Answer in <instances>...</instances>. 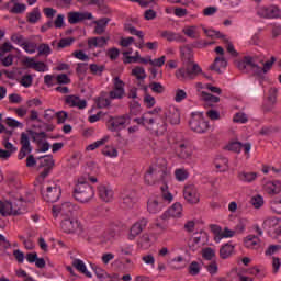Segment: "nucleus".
Returning a JSON list of instances; mask_svg holds the SVG:
<instances>
[{
  "instance_id": "obj_1",
  "label": "nucleus",
  "mask_w": 281,
  "mask_h": 281,
  "mask_svg": "<svg viewBox=\"0 0 281 281\" xmlns=\"http://www.w3.org/2000/svg\"><path fill=\"white\" fill-rule=\"evenodd\" d=\"M276 63V57H271L270 60L266 61L262 67H260L256 63V58L251 56L244 57L243 60L238 61L237 69L243 71V74H251L255 78H259V80H265V75L271 71Z\"/></svg>"
},
{
  "instance_id": "obj_2",
  "label": "nucleus",
  "mask_w": 281,
  "mask_h": 281,
  "mask_svg": "<svg viewBox=\"0 0 281 281\" xmlns=\"http://www.w3.org/2000/svg\"><path fill=\"white\" fill-rule=\"evenodd\" d=\"M161 111L160 106L155 108L151 111L144 113L142 116L134 119V122L138 124V126H144L147 131H150L153 135H164L167 131L166 122L160 121L158 119H153L151 115H158Z\"/></svg>"
},
{
  "instance_id": "obj_3",
  "label": "nucleus",
  "mask_w": 281,
  "mask_h": 281,
  "mask_svg": "<svg viewBox=\"0 0 281 281\" xmlns=\"http://www.w3.org/2000/svg\"><path fill=\"white\" fill-rule=\"evenodd\" d=\"M166 172H171L168 161L165 158L157 159L145 173V183L147 186H155V183L159 186V180Z\"/></svg>"
},
{
  "instance_id": "obj_4",
  "label": "nucleus",
  "mask_w": 281,
  "mask_h": 281,
  "mask_svg": "<svg viewBox=\"0 0 281 281\" xmlns=\"http://www.w3.org/2000/svg\"><path fill=\"white\" fill-rule=\"evenodd\" d=\"M27 200H23L21 195L15 194L10 201H0V214L2 216H16L23 214V203Z\"/></svg>"
},
{
  "instance_id": "obj_5",
  "label": "nucleus",
  "mask_w": 281,
  "mask_h": 281,
  "mask_svg": "<svg viewBox=\"0 0 281 281\" xmlns=\"http://www.w3.org/2000/svg\"><path fill=\"white\" fill-rule=\"evenodd\" d=\"M95 196V190L89 183L78 180L74 188V198L79 203H89Z\"/></svg>"
},
{
  "instance_id": "obj_6",
  "label": "nucleus",
  "mask_w": 281,
  "mask_h": 281,
  "mask_svg": "<svg viewBox=\"0 0 281 281\" xmlns=\"http://www.w3.org/2000/svg\"><path fill=\"white\" fill-rule=\"evenodd\" d=\"M195 89L198 92L199 98L203 100L204 102H207L209 104H216L221 102V99L216 95H213L211 93H216L217 95H221L222 90L218 87L212 86L210 83H195ZM211 91V93H207L205 90Z\"/></svg>"
},
{
  "instance_id": "obj_7",
  "label": "nucleus",
  "mask_w": 281,
  "mask_h": 281,
  "mask_svg": "<svg viewBox=\"0 0 281 281\" xmlns=\"http://www.w3.org/2000/svg\"><path fill=\"white\" fill-rule=\"evenodd\" d=\"M202 71L203 70L199 64L189 60L182 68L177 70L176 78H178V80H194L198 74H201Z\"/></svg>"
},
{
  "instance_id": "obj_8",
  "label": "nucleus",
  "mask_w": 281,
  "mask_h": 281,
  "mask_svg": "<svg viewBox=\"0 0 281 281\" xmlns=\"http://www.w3.org/2000/svg\"><path fill=\"white\" fill-rule=\"evenodd\" d=\"M172 181V173L167 171L164 173L161 179L159 180V188H160V201L161 203L167 206L175 201V195L171 194L170 190H168V184Z\"/></svg>"
},
{
  "instance_id": "obj_9",
  "label": "nucleus",
  "mask_w": 281,
  "mask_h": 281,
  "mask_svg": "<svg viewBox=\"0 0 281 281\" xmlns=\"http://www.w3.org/2000/svg\"><path fill=\"white\" fill-rule=\"evenodd\" d=\"M189 126L194 133L203 134L210 131V122L205 120L203 112H193Z\"/></svg>"
},
{
  "instance_id": "obj_10",
  "label": "nucleus",
  "mask_w": 281,
  "mask_h": 281,
  "mask_svg": "<svg viewBox=\"0 0 281 281\" xmlns=\"http://www.w3.org/2000/svg\"><path fill=\"white\" fill-rule=\"evenodd\" d=\"M131 124V116L128 114L122 116L110 117L106 126L112 132L115 133L117 131H124L126 126Z\"/></svg>"
},
{
  "instance_id": "obj_11",
  "label": "nucleus",
  "mask_w": 281,
  "mask_h": 281,
  "mask_svg": "<svg viewBox=\"0 0 281 281\" xmlns=\"http://www.w3.org/2000/svg\"><path fill=\"white\" fill-rule=\"evenodd\" d=\"M63 190L56 182H48L43 191V196L48 203H56L60 199Z\"/></svg>"
},
{
  "instance_id": "obj_12",
  "label": "nucleus",
  "mask_w": 281,
  "mask_h": 281,
  "mask_svg": "<svg viewBox=\"0 0 281 281\" xmlns=\"http://www.w3.org/2000/svg\"><path fill=\"white\" fill-rule=\"evenodd\" d=\"M113 88L109 92L110 100H122L126 95V85L120 77H114L112 79Z\"/></svg>"
},
{
  "instance_id": "obj_13",
  "label": "nucleus",
  "mask_w": 281,
  "mask_h": 281,
  "mask_svg": "<svg viewBox=\"0 0 281 281\" xmlns=\"http://www.w3.org/2000/svg\"><path fill=\"white\" fill-rule=\"evenodd\" d=\"M211 232L213 234V240L214 243H221L222 240H225L227 238H234L236 236V232L234 229H231L229 227L222 228L218 225H213L211 227Z\"/></svg>"
},
{
  "instance_id": "obj_14",
  "label": "nucleus",
  "mask_w": 281,
  "mask_h": 281,
  "mask_svg": "<svg viewBox=\"0 0 281 281\" xmlns=\"http://www.w3.org/2000/svg\"><path fill=\"white\" fill-rule=\"evenodd\" d=\"M257 14L261 19H280L281 10L276 4L260 5L257 9Z\"/></svg>"
},
{
  "instance_id": "obj_15",
  "label": "nucleus",
  "mask_w": 281,
  "mask_h": 281,
  "mask_svg": "<svg viewBox=\"0 0 281 281\" xmlns=\"http://www.w3.org/2000/svg\"><path fill=\"white\" fill-rule=\"evenodd\" d=\"M61 229L66 234L82 233V224L76 217H68L61 221Z\"/></svg>"
},
{
  "instance_id": "obj_16",
  "label": "nucleus",
  "mask_w": 281,
  "mask_h": 281,
  "mask_svg": "<svg viewBox=\"0 0 281 281\" xmlns=\"http://www.w3.org/2000/svg\"><path fill=\"white\" fill-rule=\"evenodd\" d=\"M74 212H78V205L71 202H64L61 205L53 206V215L56 216H71Z\"/></svg>"
},
{
  "instance_id": "obj_17",
  "label": "nucleus",
  "mask_w": 281,
  "mask_h": 281,
  "mask_svg": "<svg viewBox=\"0 0 281 281\" xmlns=\"http://www.w3.org/2000/svg\"><path fill=\"white\" fill-rule=\"evenodd\" d=\"M183 205L179 202L173 203L167 211L160 215L161 221H168L169 218H182Z\"/></svg>"
},
{
  "instance_id": "obj_18",
  "label": "nucleus",
  "mask_w": 281,
  "mask_h": 281,
  "mask_svg": "<svg viewBox=\"0 0 281 281\" xmlns=\"http://www.w3.org/2000/svg\"><path fill=\"white\" fill-rule=\"evenodd\" d=\"M184 201L190 205H198L201 202V193H199V189L193 184H189L183 190Z\"/></svg>"
},
{
  "instance_id": "obj_19",
  "label": "nucleus",
  "mask_w": 281,
  "mask_h": 281,
  "mask_svg": "<svg viewBox=\"0 0 281 281\" xmlns=\"http://www.w3.org/2000/svg\"><path fill=\"white\" fill-rule=\"evenodd\" d=\"M146 225H148V220L140 218L135 222L130 228V233L127 234V240H135L144 229H146Z\"/></svg>"
},
{
  "instance_id": "obj_20",
  "label": "nucleus",
  "mask_w": 281,
  "mask_h": 281,
  "mask_svg": "<svg viewBox=\"0 0 281 281\" xmlns=\"http://www.w3.org/2000/svg\"><path fill=\"white\" fill-rule=\"evenodd\" d=\"M205 243H207V233L200 232L190 239L189 248L191 251H198V249H201Z\"/></svg>"
},
{
  "instance_id": "obj_21",
  "label": "nucleus",
  "mask_w": 281,
  "mask_h": 281,
  "mask_svg": "<svg viewBox=\"0 0 281 281\" xmlns=\"http://www.w3.org/2000/svg\"><path fill=\"white\" fill-rule=\"evenodd\" d=\"M98 195L104 203H111L115 196L111 184H100L98 187Z\"/></svg>"
},
{
  "instance_id": "obj_22",
  "label": "nucleus",
  "mask_w": 281,
  "mask_h": 281,
  "mask_svg": "<svg viewBox=\"0 0 281 281\" xmlns=\"http://www.w3.org/2000/svg\"><path fill=\"white\" fill-rule=\"evenodd\" d=\"M263 191L270 196H276L281 194V181L280 180H269L263 184Z\"/></svg>"
},
{
  "instance_id": "obj_23",
  "label": "nucleus",
  "mask_w": 281,
  "mask_h": 281,
  "mask_svg": "<svg viewBox=\"0 0 281 281\" xmlns=\"http://www.w3.org/2000/svg\"><path fill=\"white\" fill-rule=\"evenodd\" d=\"M22 148L18 155L19 159H25L32 153V145L30 144V136L26 133L21 134Z\"/></svg>"
},
{
  "instance_id": "obj_24",
  "label": "nucleus",
  "mask_w": 281,
  "mask_h": 281,
  "mask_svg": "<svg viewBox=\"0 0 281 281\" xmlns=\"http://www.w3.org/2000/svg\"><path fill=\"white\" fill-rule=\"evenodd\" d=\"M166 207V204L161 203L159 198H150L147 201V212L149 214H159Z\"/></svg>"
},
{
  "instance_id": "obj_25",
  "label": "nucleus",
  "mask_w": 281,
  "mask_h": 281,
  "mask_svg": "<svg viewBox=\"0 0 281 281\" xmlns=\"http://www.w3.org/2000/svg\"><path fill=\"white\" fill-rule=\"evenodd\" d=\"M110 37H90L88 38V47L89 49H102V47H106L109 45Z\"/></svg>"
},
{
  "instance_id": "obj_26",
  "label": "nucleus",
  "mask_w": 281,
  "mask_h": 281,
  "mask_svg": "<svg viewBox=\"0 0 281 281\" xmlns=\"http://www.w3.org/2000/svg\"><path fill=\"white\" fill-rule=\"evenodd\" d=\"M280 225V220L277 217H268L263 221L262 227L263 229H267L269 234H273V232L278 235V227Z\"/></svg>"
},
{
  "instance_id": "obj_27",
  "label": "nucleus",
  "mask_w": 281,
  "mask_h": 281,
  "mask_svg": "<svg viewBox=\"0 0 281 281\" xmlns=\"http://www.w3.org/2000/svg\"><path fill=\"white\" fill-rule=\"evenodd\" d=\"M246 249H260L262 241L256 235H248L244 238Z\"/></svg>"
},
{
  "instance_id": "obj_28",
  "label": "nucleus",
  "mask_w": 281,
  "mask_h": 281,
  "mask_svg": "<svg viewBox=\"0 0 281 281\" xmlns=\"http://www.w3.org/2000/svg\"><path fill=\"white\" fill-rule=\"evenodd\" d=\"M235 249L236 246L232 244V241L222 245L220 248V258H222V260H227V258H232V256H234Z\"/></svg>"
},
{
  "instance_id": "obj_29",
  "label": "nucleus",
  "mask_w": 281,
  "mask_h": 281,
  "mask_svg": "<svg viewBox=\"0 0 281 281\" xmlns=\"http://www.w3.org/2000/svg\"><path fill=\"white\" fill-rule=\"evenodd\" d=\"M182 34H184L187 38H191L193 41H196V38H201V31H199V27L196 25L183 26Z\"/></svg>"
},
{
  "instance_id": "obj_30",
  "label": "nucleus",
  "mask_w": 281,
  "mask_h": 281,
  "mask_svg": "<svg viewBox=\"0 0 281 281\" xmlns=\"http://www.w3.org/2000/svg\"><path fill=\"white\" fill-rule=\"evenodd\" d=\"M65 102L68 104V106H75L76 109H87V101L80 99L77 95L66 97Z\"/></svg>"
},
{
  "instance_id": "obj_31",
  "label": "nucleus",
  "mask_w": 281,
  "mask_h": 281,
  "mask_svg": "<svg viewBox=\"0 0 281 281\" xmlns=\"http://www.w3.org/2000/svg\"><path fill=\"white\" fill-rule=\"evenodd\" d=\"M177 151L180 159H190V157H192V154L194 153V147L181 143L178 145Z\"/></svg>"
},
{
  "instance_id": "obj_32",
  "label": "nucleus",
  "mask_w": 281,
  "mask_h": 281,
  "mask_svg": "<svg viewBox=\"0 0 281 281\" xmlns=\"http://www.w3.org/2000/svg\"><path fill=\"white\" fill-rule=\"evenodd\" d=\"M237 179L241 183H254L258 179V173L254 171H239L237 173Z\"/></svg>"
},
{
  "instance_id": "obj_33",
  "label": "nucleus",
  "mask_w": 281,
  "mask_h": 281,
  "mask_svg": "<svg viewBox=\"0 0 281 281\" xmlns=\"http://www.w3.org/2000/svg\"><path fill=\"white\" fill-rule=\"evenodd\" d=\"M40 168H44V173H42V177H47L49 170L54 168V157L52 156H45L40 159Z\"/></svg>"
},
{
  "instance_id": "obj_34",
  "label": "nucleus",
  "mask_w": 281,
  "mask_h": 281,
  "mask_svg": "<svg viewBox=\"0 0 281 281\" xmlns=\"http://www.w3.org/2000/svg\"><path fill=\"white\" fill-rule=\"evenodd\" d=\"M85 19H93L91 13H80V12H70L68 14V22L72 25L76 23H80V21H85Z\"/></svg>"
},
{
  "instance_id": "obj_35",
  "label": "nucleus",
  "mask_w": 281,
  "mask_h": 281,
  "mask_svg": "<svg viewBox=\"0 0 281 281\" xmlns=\"http://www.w3.org/2000/svg\"><path fill=\"white\" fill-rule=\"evenodd\" d=\"M131 76L138 82H144L147 78L146 68L143 66H134L131 70Z\"/></svg>"
},
{
  "instance_id": "obj_36",
  "label": "nucleus",
  "mask_w": 281,
  "mask_h": 281,
  "mask_svg": "<svg viewBox=\"0 0 281 281\" xmlns=\"http://www.w3.org/2000/svg\"><path fill=\"white\" fill-rule=\"evenodd\" d=\"M101 155H103V157H108V159H116V157L120 155V151H117L115 145H105L101 149Z\"/></svg>"
},
{
  "instance_id": "obj_37",
  "label": "nucleus",
  "mask_w": 281,
  "mask_h": 281,
  "mask_svg": "<svg viewBox=\"0 0 281 281\" xmlns=\"http://www.w3.org/2000/svg\"><path fill=\"white\" fill-rule=\"evenodd\" d=\"M109 139H111V136L105 135V136L101 137L100 139L89 144L88 146H86V153H91L93 150H98V148H100V146H104V144H109Z\"/></svg>"
},
{
  "instance_id": "obj_38",
  "label": "nucleus",
  "mask_w": 281,
  "mask_h": 281,
  "mask_svg": "<svg viewBox=\"0 0 281 281\" xmlns=\"http://www.w3.org/2000/svg\"><path fill=\"white\" fill-rule=\"evenodd\" d=\"M226 68H227V59H225V57H216L214 63L210 67L212 71H216L217 74H221Z\"/></svg>"
},
{
  "instance_id": "obj_39",
  "label": "nucleus",
  "mask_w": 281,
  "mask_h": 281,
  "mask_svg": "<svg viewBox=\"0 0 281 281\" xmlns=\"http://www.w3.org/2000/svg\"><path fill=\"white\" fill-rule=\"evenodd\" d=\"M169 122L173 125L179 124L181 122V115L179 114V109L176 106H170L169 112L166 114Z\"/></svg>"
},
{
  "instance_id": "obj_40",
  "label": "nucleus",
  "mask_w": 281,
  "mask_h": 281,
  "mask_svg": "<svg viewBox=\"0 0 281 281\" xmlns=\"http://www.w3.org/2000/svg\"><path fill=\"white\" fill-rule=\"evenodd\" d=\"M110 21L111 20L109 18H103L101 20L94 21V34H104Z\"/></svg>"
},
{
  "instance_id": "obj_41",
  "label": "nucleus",
  "mask_w": 281,
  "mask_h": 281,
  "mask_svg": "<svg viewBox=\"0 0 281 281\" xmlns=\"http://www.w3.org/2000/svg\"><path fill=\"white\" fill-rule=\"evenodd\" d=\"M278 89L271 88L269 90L268 100L265 105V111H271V108L277 102Z\"/></svg>"
},
{
  "instance_id": "obj_42",
  "label": "nucleus",
  "mask_w": 281,
  "mask_h": 281,
  "mask_svg": "<svg viewBox=\"0 0 281 281\" xmlns=\"http://www.w3.org/2000/svg\"><path fill=\"white\" fill-rule=\"evenodd\" d=\"M153 243V237L148 233L143 234L138 240V245L142 249H150Z\"/></svg>"
},
{
  "instance_id": "obj_43",
  "label": "nucleus",
  "mask_w": 281,
  "mask_h": 281,
  "mask_svg": "<svg viewBox=\"0 0 281 281\" xmlns=\"http://www.w3.org/2000/svg\"><path fill=\"white\" fill-rule=\"evenodd\" d=\"M72 267H75V269H77V271H80L81 273L87 276V278H91V272H89V270H87V265H85V261H82L80 259H75L72 261Z\"/></svg>"
},
{
  "instance_id": "obj_44",
  "label": "nucleus",
  "mask_w": 281,
  "mask_h": 281,
  "mask_svg": "<svg viewBox=\"0 0 281 281\" xmlns=\"http://www.w3.org/2000/svg\"><path fill=\"white\" fill-rule=\"evenodd\" d=\"M202 30H203L204 34L206 36H209L210 38H224V41H227L225 35H223V33H221L220 31H216L214 29H207L205 26H203Z\"/></svg>"
},
{
  "instance_id": "obj_45",
  "label": "nucleus",
  "mask_w": 281,
  "mask_h": 281,
  "mask_svg": "<svg viewBox=\"0 0 281 281\" xmlns=\"http://www.w3.org/2000/svg\"><path fill=\"white\" fill-rule=\"evenodd\" d=\"M29 133L33 142H35V144L37 145L42 144V142H45L47 139V134H45L44 132L36 133V132L29 131Z\"/></svg>"
},
{
  "instance_id": "obj_46",
  "label": "nucleus",
  "mask_w": 281,
  "mask_h": 281,
  "mask_svg": "<svg viewBox=\"0 0 281 281\" xmlns=\"http://www.w3.org/2000/svg\"><path fill=\"white\" fill-rule=\"evenodd\" d=\"M27 21L29 23H38L41 21V11L38 8H35L27 14Z\"/></svg>"
},
{
  "instance_id": "obj_47",
  "label": "nucleus",
  "mask_w": 281,
  "mask_h": 281,
  "mask_svg": "<svg viewBox=\"0 0 281 281\" xmlns=\"http://www.w3.org/2000/svg\"><path fill=\"white\" fill-rule=\"evenodd\" d=\"M202 258H204V260H214V258H216V250L211 247L203 248Z\"/></svg>"
},
{
  "instance_id": "obj_48",
  "label": "nucleus",
  "mask_w": 281,
  "mask_h": 281,
  "mask_svg": "<svg viewBox=\"0 0 281 281\" xmlns=\"http://www.w3.org/2000/svg\"><path fill=\"white\" fill-rule=\"evenodd\" d=\"M201 263L198 262V261H192L190 265H189V268H188V271L190 273V276H199L201 273Z\"/></svg>"
},
{
  "instance_id": "obj_49",
  "label": "nucleus",
  "mask_w": 281,
  "mask_h": 281,
  "mask_svg": "<svg viewBox=\"0 0 281 281\" xmlns=\"http://www.w3.org/2000/svg\"><path fill=\"white\" fill-rule=\"evenodd\" d=\"M184 260L186 259L181 255L171 259L170 263H171L172 269H176V270L183 269L186 267V266H183Z\"/></svg>"
},
{
  "instance_id": "obj_50",
  "label": "nucleus",
  "mask_w": 281,
  "mask_h": 281,
  "mask_svg": "<svg viewBox=\"0 0 281 281\" xmlns=\"http://www.w3.org/2000/svg\"><path fill=\"white\" fill-rule=\"evenodd\" d=\"M97 106L99 109H106V106H111V98L106 97V94H103L97 99Z\"/></svg>"
},
{
  "instance_id": "obj_51",
  "label": "nucleus",
  "mask_w": 281,
  "mask_h": 281,
  "mask_svg": "<svg viewBox=\"0 0 281 281\" xmlns=\"http://www.w3.org/2000/svg\"><path fill=\"white\" fill-rule=\"evenodd\" d=\"M250 203L255 210H260L265 205V198L262 195H255L251 198Z\"/></svg>"
},
{
  "instance_id": "obj_52",
  "label": "nucleus",
  "mask_w": 281,
  "mask_h": 281,
  "mask_svg": "<svg viewBox=\"0 0 281 281\" xmlns=\"http://www.w3.org/2000/svg\"><path fill=\"white\" fill-rule=\"evenodd\" d=\"M22 49H24L26 54H36L38 46H36V43L24 42V44L22 45Z\"/></svg>"
},
{
  "instance_id": "obj_53",
  "label": "nucleus",
  "mask_w": 281,
  "mask_h": 281,
  "mask_svg": "<svg viewBox=\"0 0 281 281\" xmlns=\"http://www.w3.org/2000/svg\"><path fill=\"white\" fill-rule=\"evenodd\" d=\"M120 251L122 256H133V251H135V246L132 244H124L120 247Z\"/></svg>"
},
{
  "instance_id": "obj_54",
  "label": "nucleus",
  "mask_w": 281,
  "mask_h": 281,
  "mask_svg": "<svg viewBox=\"0 0 281 281\" xmlns=\"http://www.w3.org/2000/svg\"><path fill=\"white\" fill-rule=\"evenodd\" d=\"M142 261L147 265V267H150L151 269H155V256L153 254H146L142 257Z\"/></svg>"
},
{
  "instance_id": "obj_55",
  "label": "nucleus",
  "mask_w": 281,
  "mask_h": 281,
  "mask_svg": "<svg viewBox=\"0 0 281 281\" xmlns=\"http://www.w3.org/2000/svg\"><path fill=\"white\" fill-rule=\"evenodd\" d=\"M143 102L147 109H153V106H155V104H157L155 97H153L150 94H145Z\"/></svg>"
},
{
  "instance_id": "obj_56",
  "label": "nucleus",
  "mask_w": 281,
  "mask_h": 281,
  "mask_svg": "<svg viewBox=\"0 0 281 281\" xmlns=\"http://www.w3.org/2000/svg\"><path fill=\"white\" fill-rule=\"evenodd\" d=\"M37 52L40 56H49L52 54V47L48 44H41L37 47Z\"/></svg>"
},
{
  "instance_id": "obj_57",
  "label": "nucleus",
  "mask_w": 281,
  "mask_h": 281,
  "mask_svg": "<svg viewBox=\"0 0 281 281\" xmlns=\"http://www.w3.org/2000/svg\"><path fill=\"white\" fill-rule=\"evenodd\" d=\"M175 177H176L177 181H186V179H188V177H189L188 170L177 169L175 171Z\"/></svg>"
},
{
  "instance_id": "obj_58",
  "label": "nucleus",
  "mask_w": 281,
  "mask_h": 281,
  "mask_svg": "<svg viewBox=\"0 0 281 281\" xmlns=\"http://www.w3.org/2000/svg\"><path fill=\"white\" fill-rule=\"evenodd\" d=\"M227 150H232L233 153H240L243 150V143L240 142H232L226 146Z\"/></svg>"
},
{
  "instance_id": "obj_59",
  "label": "nucleus",
  "mask_w": 281,
  "mask_h": 281,
  "mask_svg": "<svg viewBox=\"0 0 281 281\" xmlns=\"http://www.w3.org/2000/svg\"><path fill=\"white\" fill-rule=\"evenodd\" d=\"M125 32H130L134 36H138V38H144V32L137 31L134 26L126 24L125 25Z\"/></svg>"
},
{
  "instance_id": "obj_60",
  "label": "nucleus",
  "mask_w": 281,
  "mask_h": 281,
  "mask_svg": "<svg viewBox=\"0 0 281 281\" xmlns=\"http://www.w3.org/2000/svg\"><path fill=\"white\" fill-rule=\"evenodd\" d=\"M7 126L9 128H23V123L12 117H7Z\"/></svg>"
},
{
  "instance_id": "obj_61",
  "label": "nucleus",
  "mask_w": 281,
  "mask_h": 281,
  "mask_svg": "<svg viewBox=\"0 0 281 281\" xmlns=\"http://www.w3.org/2000/svg\"><path fill=\"white\" fill-rule=\"evenodd\" d=\"M247 220H240L239 223L235 226V229H233V232H235L236 234H243V232H245L246 227H247Z\"/></svg>"
},
{
  "instance_id": "obj_62",
  "label": "nucleus",
  "mask_w": 281,
  "mask_h": 281,
  "mask_svg": "<svg viewBox=\"0 0 281 281\" xmlns=\"http://www.w3.org/2000/svg\"><path fill=\"white\" fill-rule=\"evenodd\" d=\"M247 120V114L243 112L236 113L235 116L233 117V122H236L237 124H246Z\"/></svg>"
},
{
  "instance_id": "obj_63",
  "label": "nucleus",
  "mask_w": 281,
  "mask_h": 281,
  "mask_svg": "<svg viewBox=\"0 0 281 281\" xmlns=\"http://www.w3.org/2000/svg\"><path fill=\"white\" fill-rule=\"evenodd\" d=\"M186 98H188V93L184 92V90L182 89H177L176 90V94H175V102H183V100H186Z\"/></svg>"
},
{
  "instance_id": "obj_64",
  "label": "nucleus",
  "mask_w": 281,
  "mask_h": 281,
  "mask_svg": "<svg viewBox=\"0 0 281 281\" xmlns=\"http://www.w3.org/2000/svg\"><path fill=\"white\" fill-rule=\"evenodd\" d=\"M271 25H272L271 36H272V38H278V36L281 35V25L278 23H273Z\"/></svg>"
}]
</instances>
